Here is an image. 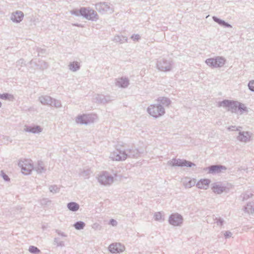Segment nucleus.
I'll return each mask as SVG.
<instances>
[{"label":"nucleus","mask_w":254,"mask_h":254,"mask_svg":"<svg viewBox=\"0 0 254 254\" xmlns=\"http://www.w3.org/2000/svg\"><path fill=\"white\" fill-rule=\"evenodd\" d=\"M0 98L2 99L12 100L13 99V97L7 93H4L0 94Z\"/></svg>","instance_id":"nucleus-26"},{"label":"nucleus","mask_w":254,"mask_h":254,"mask_svg":"<svg viewBox=\"0 0 254 254\" xmlns=\"http://www.w3.org/2000/svg\"><path fill=\"white\" fill-rule=\"evenodd\" d=\"M249 87L251 90L254 91V80L249 82Z\"/></svg>","instance_id":"nucleus-40"},{"label":"nucleus","mask_w":254,"mask_h":254,"mask_svg":"<svg viewBox=\"0 0 254 254\" xmlns=\"http://www.w3.org/2000/svg\"><path fill=\"white\" fill-rule=\"evenodd\" d=\"M67 207L70 211L76 212L79 209V205L75 202H70L67 204Z\"/></svg>","instance_id":"nucleus-17"},{"label":"nucleus","mask_w":254,"mask_h":254,"mask_svg":"<svg viewBox=\"0 0 254 254\" xmlns=\"http://www.w3.org/2000/svg\"><path fill=\"white\" fill-rule=\"evenodd\" d=\"M23 16V14L21 12H15L12 17V19L14 21L19 22L21 21Z\"/></svg>","instance_id":"nucleus-20"},{"label":"nucleus","mask_w":254,"mask_h":254,"mask_svg":"<svg viewBox=\"0 0 254 254\" xmlns=\"http://www.w3.org/2000/svg\"><path fill=\"white\" fill-rule=\"evenodd\" d=\"M227 168L221 165H213L208 167L203 168V171H208V173L211 174H216L222 172L223 171L226 170Z\"/></svg>","instance_id":"nucleus-6"},{"label":"nucleus","mask_w":254,"mask_h":254,"mask_svg":"<svg viewBox=\"0 0 254 254\" xmlns=\"http://www.w3.org/2000/svg\"><path fill=\"white\" fill-rule=\"evenodd\" d=\"M108 249L111 253L120 254L125 251V246L120 243H115L110 245Z\"/></svg>","instance_id":"nucleus-8"},{"label":"nucleus","mask_w":254,"mask_h":254,"mask_svg":"<svg viewBox=\"0 0 254 254\" xmlns=\"http://www.w3.org/2000/svg\"><path fill=\"white\" fill-rule=\"evenodd\" d=\"M98 181L101 185H110L114 182V178L109 173L103 172L99 176Z\"/></svg>","instance_id":"nucleus-4"},{"label":"nucleus","mask_w":254,"mask_h":254,"mask_svg":"<svg viewBox=\"0 0 254 254\" xmlns=\"http://www.w3.org/2000/svg\"><path fill=\"white\" fill-rule=\"evenodd\" d=\"M24 131L33 133H39L42 132V128L38 125L33 126L26 125L24 126Z\"/></svg>","instance_id":"nucleus-12"},{"label":"nucleus","mask_w":254,"mask_h":254,"mask_svg":"<svg viewBox=\"0 0 254 254\" xmlns=\"http://www.w3.org/2000/svg\"><path fill=\"white\" fill-rule=\"evenodd\" d=\"M211 190L213 192L217 194H220L223 192H227L228 189L221 183H214L212 184Z\"/></svg>","instance_id":"nucleus-9"},{"label":"nucleus","mask_w":254,"mask_h":254,"mask_svg":"<svg viewBox=\"0 0 254 254\" xmlns=\"http://www.w3.org/2000/svg\"><path fill=\"white\" fill-rule=\"evenodd\" d=\"M109 224L113 226H116L118 224V222L116 220L111 219L110 220Z\"/></svg>","instance_id":"nucleus-38"},{"label":"nucleus","mask_w":254,"mask_h":254,"mask_svg":"<svg viewBox=\"0 0 254 254\" xmlns=\"http://www.w3.org/2000/svg\"><path fill=\"white\" fill-rule=\"evenodd\" d=\"M110 158L113 160L123 161L127 159L126 151L117 149L116 151L112 152Z\"/></svg>","instance_id":"nucleus-7"},{"label":"nucleus","mask_w":254,"mask_h":254,"mask_svg":"<svg viewBox=\"0 0 254 254\" xmlns=\"http://www.w3.org/2000/svg\"><path fill=\"white\" fill-rule=\"evenodd\" d=\"M232 104V102L228 100L224 101L222 103V105L223 106H229L231 105Z\"/></svg>","instance_id":"nucleus-39"},{"label":"nucleus","mask_w":254,"mask_h":254,"mask_svg":"<svg viewBox=\"0 0 254 254\" xmlns=\"http://www.w3.org/2000/svg\"><path fill=\"white\" fill-rule=\"evenodd\" d=\"M150 116L153 117L154 118L156 119L159 117L164 115L165 112H148Z\"/></svg>","instance_id":"nucleus-25"},{"label":"nucleus","mask_w":254,"mask_h":254,"mask_svg":"<svg viewBox=\"0 0 254 254\" xmlns=\"http://www.w3.org/2000/svg\"><path fill=\"white\" fill-rule=\"evenodd\" d=\"M0 175L5 181L9 182L10 181L9 177L4 172L3 170L0 171Z\"/></svg>","instance_id":"nucleus-32"},{"label":"nucleus","mask_w":254,"mask_h":254,"mask_svg":"<svg viewBox=\"0 0 254 254\" xmlns=\"http://www.w3.org/2000/svg\"><path fill=\"white\" fill-rule=\"evenodd\" d=\"M50 192L56 193L60 191V189L57 185H51L49 188Z\"/></svg>","instance_id":"nucleus-23"},{"label":"nucleus","mask_w":254,"mask_h":254,"mask_svg":"<svg viewBox=\"0 0 254 254\" xmlns=\"http://www.w3.org/2000/svg\"><path fill=\"white\" fill-rule=\"evenodd\" d=\"M85 226V223L81 221H77L73 224V227L77 230L83 229Z\"/></svg>","instance_id":"nucleus-21"},{"label":"nucleus","mask_w":254,"mask_h":254,"mask_svg":"<svg viewBox=\"0 0 254 254\" xmlns=\"http://www.w3.org/2000/svg\"><path fill=\"white\" fill-rule=\"evenodd\" d=\"M183 183L186 188H190L196 184L195 179H190L189 178L186 179Z\"/></svg>","instance_id":"nucleus-16"},{"label":"nucleus","mask_w":254,"mask_h":254,"mask_svg":"<svg viewBox=\"0 0 254 254\" xmlns=\"http://www.w3.org/2000/svg\"><path fill=\"white\" fill-rule=\"evenodd\" d=\"M92 228L95 230H100L101 229L102 227L99 224L95 223L92 225Z\"/></svg>","instance_id":"nucleus-34"},{"label":"nucleus","mask_w":254,"mask_h":254,"mask_svg":"<svg viewBox=\"0 0 254 254\" xmlns=\"http://www.w3.org/2000/svg\"><path fill=\"white\" fill-rule=\"evenodd\" d=\"M253 195V194L249 192H246L242 194L241 196L243 198V200H246L249 198L250 197H252Z\"/></svg>","instance_id":"nucleus-30"},{"label":"nucleus","mask_w":254,"mask_h":254,"mask_svg":"<svg viewBox=\"0 0 254 254\" xmlns=\"http://www.w3.org/2000/svg\"><path fill=\"white\" fill-rule=\"evenodd\" d=\"M244 210L248 213H254V208L252 205V203L249 202L247 204V205L244 207Z\"/></svg>","instance_id":"nucleus-22"},{"label":"nucleus","mask_w":254,"mask_h":254,"mask_svg":"<svg viewBox=\"0 0 254 254\" xmlns=\"http://www.w3.org/2000/svg\"><path fill=\"white\" fill-rule=\"evenodd\" d=\"M51 202V200L47 198H43L40 200V204L42 205H47Z\"/></svg>","instance_id":"nucleus-29"},{"label":"nucleus","mask_w":254,"mask_h":254,"mask_svg":"<svg viewBox=\"0 0 254 254\" xmlns=\"http://www.w3.org/2000/svg\"><path fill=\"white\" fill-rule=\"evenodd\" d=\"M18 166L21 168L22 173L25 175L29 174L34 169L30 160H20L18 162Z\"/></svg>","instance_id":"nucleus-3"},{"label":"nucleus","mask_w":254,"mask_h":254,"mask_svg":"<svg viewBox=\"0 0 254 254\" xmlns=\"http://www.w3.org/2000/svg\"><path fill=\"white\" fill-rule=\"evenodd\" d=\"M162 214H161V212H156V213H155V214L154 215V219L156 221L162 220Z\"/></svg>","instance_id":"nucleus-31"},{"label":"nucleus","mask_w":254,"mask_h":254,"mask_svg":"<svg viewBox=\"0 0 254 254\" xmlns=\"http://www.w3.org/2000/svg\"><path fill=\"white\" fill-rule=\"evenodd\" d=\"M54 244L57 245V247H64V243L63 241H60L59 238H55L54 240Z\"/></svg>","instance_id":"nucleus-27"},{"label":"nucleus","mask_w":254,"mask_h":254,"mask_svg":"<svg viewBox=\"0 0 254 254\" xmlns=\"http://www.w3.org/2000/svg\"><path fill=\"white\" fill-rule=\"evenodd\" d=\"M242 109L243 110H245V109H244V108H242Z\"/></svg>","instance_id":"nucleus-42"},{"label":"nucleus","mask_w":254,"mask_h":254,"mask_svg":"<svg viewBox=\"0 0 254 254\" xmlns=\"http://www.w3.org/2000/svg\"><path fill=\"white\" fill-rule=\"evenodd\" d=\"M1 103L0 102V107H1Z\"/></svg>","instance_id":"nucleus-41"},{"label":"nucleus","mask_w":254,"mask_h":254,"mask_svg":"<svg viewBox=\"0 0 254 254\" xmlns=\"http://www.w3.org/2000/svg\"><path fill=\"white\" fill-rule=\"evenodd\" d=\"M79 68V66L77 64H72L70 65V68L72 70H76Z\"/></svg>","instance_id":"nucleus-35"},{"label":"nucleus","mask_w":254,"mask_h":254,"mask_svg":"<svg viewBox=\"0 0 254 254\" xmlns=\"http://www.w3.org/2000/svg\"><path fill=\"white\" fill-rule=\"evenodd\" d=\"M206 63L207 64L213 67H219L224 64L225 60L222 58L209 59L206 61Z\"/></svg>","instance_id":"nucleus-10"},{"label":"nucleus","mask_w":254,"mask_h":254,"mask_svg":"<svg viewBox=\"0 0 254 254\" xmlns=\"http://www.w3.org/2000/svg\"><path fill=\"white\" fill-rule=\"evenodd\" d=\"M251 135L248 131H239V135L237 138L241 142H247L250 140Z\"/></svg>","instance_id":"nucleus-13"},{"label":"nucleus","mask_w":254,"mask_h":254,"mask_svg":"<svg viewBox=\"0 0 254 254\" xmlns=\"http://www.w3.org/2000/svg\"><path fill=\"white\" fill-rule=\"evenodd\" d=\"M213 220L215 221V222L217 224V225H219L220 226H222L223 225L224 223V220L219 217L217 218L215 217V218L213 217Z\"/></svg>","instance_id":"nucleus-28"},{"label":"nucleus","mask_w":254,"mask_h":254,"mask_svg":"<svg viewBox=\"0 0 254 254\" xmlns=\"http://www.w3.org/2000/svg\"><path fill=\"white\" fill-rule=\"evenodd\" d=\"M98 119L96 114L91 113L78 115L76 117L75 121L77 124L87 125L96 122Z\"/></svg>","instance_id":"nucleus-1"},{"label":"nucleus","mask_w":254,"mask_h":254,"mask_svg":"<svg viewBox=\"0 0 254 254\" xmlns=\"http://www.w3.org/2000/svg\"><path fill=\"white\" fill-rule=\"evenodd\" d=\"M55 232L60 236L63 237H67V235L65 234L64 233L62 232L61 231L58 230V229H56L55 230Z\"/></svg>","instance_id":"nucleus-36"},{"label":"nucleus","mask_w":254,"mask_h":254,"mask_svg":"<svg viewBox=\"0 0 254 254\" xmlns=\"http://www.w3.org/2000/svg\"><path fill=\"white\" fill-rule=\"evenodd\" d=\"M210 182L211 181L208 179H201L196 184V186L198 189L206 190Z\"/></svg>","instance_id":"nucleus-14"},{"label":"nucleus","mask_w":254,"mask_h":254,"mask_svg":"<svg viewBox=\"0 0 254 254\" xmlns=\"http://www.w3.org/2000/svg\"><path fill=\"white\" fill-rule=\"evenodd\" d=\"M242 127H237L236 126H232L229 127L228 128V129L230 131H234V130L240 131L241 130V129H242Z\"/></svg>","instance_id":"nucleus-33"},{"label":"nucleus","mask_w":254,"mask_h":254,"mask_svg":"<svg viewBox=\"0 0 254 254\" xmlns=\"http://www.w3.org/2000/svg\"><path fill=\"white\" fill-rule=\"evenodd\" d=\"M30 253L34 254H38L40 253V250L36 247L30 246L29 248Z\"/></svg>","instance_id":"nucleus-24"},{"label":"nucleus","mask_w":254,"mask_h":254,"mask_svg":"<svg viewBox=\"0 0 254 254\" xmlns=\"http://www.w3.org/2000/svg\"><path fill=\"white\" fill-rule=\"evenodd\" d=\"M168 164L172 167H192L196 166L194 163L185 159L173 158L168 162Z\"/></svg>","instance_id":"nucleus-2"},{"label":"nucleus","mask_w":254,"mask_h":254,"mask_svg":"<svg viewBox=\"0 0 254 254\" xmlns=\"http://www.w3.org/2000/svg\"><path fill=\"white\" fill-rule=\"evenodd\" d=\"M232 233L229 231H225L224 234V236L225 239H228V238H230L232 236Z\"/></svg>","instance_id":"nucleus-37"},{"label":"nucleus","mask_w":254,"mask_h":254,"mask_svg":"<svg viewBox=\"0 0 254 254\" xmlns=\"http://www.w3.org/2000/svg\"><path fill=\"white\" fill-rule=\"evenodd\" d=\"M92 173V172L90 169H83L81 170L79 173V175L80 177H82L84 179H87L89 178L90 175Z\"/></svg>","instance_id":"nucleus-18"},{"label":"nucleus","mask_w":254,"mask_h":254,"mask_svg":"<svg viewBox=\"0 0 254 254\" xmlns=\"http://www.w3.org/2000/svg\"><path fill=\"white\" fill-rule=\"evenodd\" d=\"M81 14L86 18L90 19L96 15L95 11L93 10H88L86 8H81L80 10Z\"/></svg>","instance_id":"nucleus-15"},{"label":"nucleus","mask_w":254,"mask_h":254,"mask_svg":"<svg viewBox=\"0 0 254 254\" xmlns=\"http://www.w3.org/2000/svg\"><path fill=\"white\" fill-rule=\"evenodd\" d=\"M168 222L174 226H180L183 224V217L178 213H173L170 215Z\"/></svg>","instance_id":"nucleus-5"},{"label":"nucleus","mask_w":254,"mask_h":254,"mask_svg":"<svg viewBox=\"0 0 254 254\" xmlns=\"http://www.w3.org/2000/svg\"><path fill=\"white\" fill-rule=\"evenodd\" d=\"M127 158H137L140 156L141 154L143 153V151H140L138 149L131 147L127 149L126 151Z\"/></svg>","instance_id":"nucleus-11"},{"label":"nucleus","mask_w":254,"mask_h":254,"mask_svg":"<svg viewBox=\"0 0 254 254\" xmlns=\"http://www.w3.org/2000/svg\"><path fill=\"white\" fill-rule=\"evenodd\" d=\"M35 170L36 172L39 174L42 173L46 171V169L43 166V162L42 161H39L38 162L37 166L35 168Z\"/></svg>","instance_id":"nucleus-19"}]
</instances>
